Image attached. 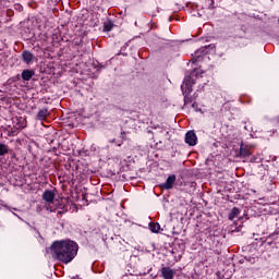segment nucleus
Listing matches in <instances>:
<instances>
[{
	"instance_id": "nucleus-1",
	"label": "nucleus",
	"mask_w": 279,
	"mask_h": 279,
	"mask_svg": "<svg viewBox=\"0 0 279 279\" xmlns=\"http://www.w3.org/2000/svg\"><path fill=\"white\" fill-rule=\"evenodd\" d=\"M77 243L68 240V241H57L51 245V254L56 260L69 265L75 256H77Z\"/></svg>"
},
{
	"instance_id": "nucleus-2",
	"label": "nucleus",
	"mask_w": 279,
	"mask_h": 279,
	"mask_svg": "<svg viewBox=\"0 0 279 279\" xmlns=\"http://www.w3.org/2000/svg\"><path fill=\"white\" fill-rule=\"evenodd\" d=\"M185 143L190 145V147H195V145H197V135L195 134V131H189L185 134Z\"/></svg>"
},
{
	"instance_id": "nucleus-3",
	"label": "nucleus",
	"mask_w": 279,
	"mask_h": 279,
	"mask_svg": "<svg viewBox=\"0 0 279 279\" xmlns=\"http://www.w3.org/2000/svg\"><path fill=\"white\" fill-rule=\"evenodd\" d=\"M184 86L186 88V90H184ZM193 86V83H191V80L186 78L184 84L181 86L182 90H183V95H185L184 101L185 104H189V95H191L192 90L191 87Z\"/></svg>"
},
{
	"instance_id": "nucleus-4",
	"label": "nucleus",
	"mask_w": 279,
	"mask_h": 279,
	"mask_svg": "<svg viewBox=\"0 0 279 279\" xmlns=\"http://www.w3.org/2000/svg\"><path fill=\"white\" fill-rule=\"evenodd\" d=\"M161 278L163 279H173L175 278V270L171 269V267H162L161 268Z\"/></svg>"
},
{
	"instance_id": "nucleus-5",
	"label": "nucleus",
	"mask_w": 279,
	"mask_h": 279,
	"mask_svg": "<svg viewBox=\"0 0 279 279\" xmlns=\"http://www.w3.org/2000/svg\"><path fill=\"white\" fill-rule=\"evenodd\" d=\"M43 199L48 204H53V201L56 199V193H53L51 190H46L43 194Z\"/></svg>"
},
{
	"instance_id": "nucleus-6",
	"label": "nucleus",
	"mask_w": 279,
	"mask_h": 279,
	"mask_svg": "<svg viewBox=\"0 0 279 279\" xmlns=\"http://www.w3.org/2000/svg\"><path fill=\"white\" fill-rule=\"evenodd\" d=\"M173 184H175V174L168 177L166 183L161 184V189L169 191V190L173 189Z\"/></svg>"
},
{
	"instance_id": "nucleus-7",
	"label": "nucleus",
	"mask_w": 279,
	"mask_h": 279,
	"mask_svg": "<svg viewBox=\"0 0 279 279\" xmlns=\"http://www.w3.org/2000/svg\"><path fill=\"white\" fill-rule=\"evenodd\" d=\"M34 75H36L34 70H23L22 80H24V82H29V80H32Z\"/></svg>"
},
{
	"instance_id": "nucleus-8",
	"label": "nucleus",
	"mask_w": 279,
	"mask_h": 279,
	"mask_svg": "<svg viewBox=\"0 0 279 279\" xmlns=\"http://www.w3.org/2000/svg\"><path fill=\"white\" fill-rule=\"evenodd\" d=\"M240 156H242V158H246L247 156H252V148H250L248 146H245V145H241Z\"/></svg>"
},
{
	"instance_id": "nucleus-9",
	"label": "nucleus",
	"mask_w": 279,
	"mask_h": 279,
	"mask_svg": "<svg viewBox=\"0 0 279 279\" xmlns=\"http://www.w3.org/2000/svg\"><path fill=\"white\" fill-rule=\"evenodd\" d=\"M49 117V109L44 108L38 111L37 119L38 121H45Z\"/></svg>"
},
{
	"instance_id": "nucleus-10",
	"label": "nucleus",
	"mask_w": 279,
	"mask_h": 279,
	"mask_svg": "<svg viewBox=\"0 0 279 279\" xmlns=\"http://www.w3.org/2000/svg\"><path fill=\"white\" fill-rule=\"evenodd\" d=\"M22 58L24 62H26V64H29L31 62L34 61V53H32L31 51H24L22 53Z\"/></svg>"
},
{
	"instance_id": "nucleus-11",
	"label": "nucleus",
	"mask_w": 279,
	"mask_h": 279,
	"mask_svg": "<svg viewBox=\"0 0 279 279\" xmlns=\"http://www.w3.org/2000/svg\"><path fill=\"white\" fill-rule=\"evenodd\" d=\"M239 215H241V209L233 207L231 213L229 214V220L233 221V219H236V217H239Z\"/></svg>"
},
{
	"instance_id": "nucleus-12",
	"label": "nucleus",
	"mask_w": 279,
	"mask_h": 279,
	"mask_svg": "<svg viewBox=\"0 0 279 279\" xmlns=\"http://www.w3.org/2000/svg\"><path fill=\"white\" fill-rule=\"evenodd\" d=\"M149 230L153 231L155 234H158V232H160V223L150 222L149 223Z\"/></svg>"
},
{
	"instance_id": "nucleus-13",
	"label": "nucleus",
	"mask_w": 279,
	"mask_h": 279,
	"mask_svg": "<svg viewBox=\"0 0 279 279\" xmlns=\"http://www.w3.org/2000/svg\"><path fill=\"white\" fill-rule=\"evenodd\" d=\"M8 151H9L8 145L0 144V156H5V154H8Z\"/></svg>"
},
{
	"instance_id": "nucleus-14",
	"label": "nucleus",
	"mask_w": 279,
	"mask_h": 279,
	"mask_svg": "<svg viewBox=\"0 0 279 279\" xmlns=\"http://www.w3.org/2000/svg\"><path fill=\"white\" fill-rule=\"evenodd\" d=\"M112 31V23H105L104 25V32H110Z\"/></svg>"
},
{
	"instance_id": "nucleus-15",
	"label": "nucleus",
	"mask_w": 279,
	"mask_h": 279,
	"mask_svg": "<svg viewBox=\"0 0 279 279\" xmlns=\"http://www.w3.org/2000/svg\"><path fill=\"white\" fill-rule=\"evenodd\" d=\"M195 58H193V62H201V60H202V57L199 56V51H197V52H195Z\"/></svg>"
},
{
	"instance_id": "nucleus-16",
	"label": "nucleus",
	"mask_w": 279,
	"mask_h": 279,
	"mask_svg": "<svg viewBox=\"0 0 279 279\" xmlns=\"http://www.w3.org/2000/svg\"><path fill=\"white\" fill-rule=\"evenodd\" d=\"M274 235H276V233H271V234L269 235V238L271 239V236H274Z\"/></svg>"
},
{
	"instance_id": "nucleus-17",
	"label": "nucleus",
	"mask_w": 279,
	"mask_h": 279,
	"mask_svg": "<svg viewBox=\"0 0 279 279\" xmlns=\"http://www.w3.org/2000/svg\"><path fill=\"white\" fill-rule=\"evenodd\" d=\"M215 4V0H211V5H214Z\"/></svg>"
},
{
	"instance_id": "nucleus-18",
	"label": "nucleus",
	"mask_w": 279,
	"mask_h": 279,
	"mask_svg": "<svg viewBox=\"0 0 279 279\" xmlns=\"http://www.w3.org/2000/svg\"><path fill=\"white\" fill-rule=\"evenodd\" d=\"M20 128H22V129H23V128H25V125H20Z\"/></svg>"
},
{
	"instance_id": "nucleus-19",
	"label": "nucleus",
	"mask_w": 279,
	"mask_h": 279,
	"mask_svg": "<svg viewBox=\"0 0 279 279\" xmlns=\"http://www.w3.org/2000/svg\"><path fill=\"white\" fill-rule=\"evenodd\" d=\"M118 147H121V144H118Z\"/></svg>"
},
{
	"instance_id": "nucleus-20",
	"label": "nucleus",
	"mask_w": 279,
	"mask_h": 279,
	"mask_svg": "<svg viewBox=\"0 0 279 279\" xmlns=\"http://www.w3.org/2000/svg\"><path fill=\"white\" fill-rule=\"evenodd\" d=\"M16 77H17V80H20L19 75Z\"/></svg>"
},
{
	"instance_id": "nucleus-21",
	"label": "nucleus",
	"mask_w": 279,
	"mask_h": 279,
	"mask_svg": "<svg viewBox=\"0 0 279 279\" xmlns=\"http://www.w3.org/2000/svg\"><path fill=\"white\" fill-rule=\"evenodd\" d=\"M125 134V132H122V135Z\"/></svg>"
}]
</instances>
